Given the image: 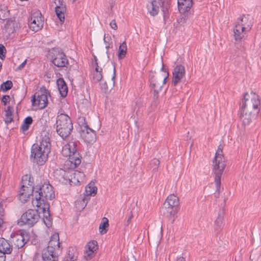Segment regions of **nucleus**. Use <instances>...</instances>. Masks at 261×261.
Masks as SVG:
<instances>
[{"label":"nucleus","instance_id":"f257e3e1","mask_svg":"<svg viewBox=\"0 0 261 261\" xmlns=\"http://www.w3.org/2000/svg\"><path fill=\"white\" fill-rule=\"evenodd\" d=\"M50 150V139L48 134L45 135L42 137L39 144L34 143L32 145L31 149V161L39 166L44 165L47 160Z\"/></svg>","mask_w":261,"mask_h":261},{"label":"nucleus","instance_id":"f03ea898","mask_svg":"<svg viewBox=\"0 0 261 261\" xmlns=\"http://www.w3.org/2000/svg\"><path fill=\"white\" fill-rule=\"evenodd\" d=\"M35 199L33 198L32 204L37 207H41L42 205L49 203L48 200H51L55 198V194L53 187L49 184L48 180H44L41 185L35 186Z\"/></svg>","mask_w":261,"mask_h":261},{"label":"nucleus","instance_id":"7ed1b4c3","mask_svg":"<svg viewBox=\"0 0 261 261\" xmlns=\"http://www.w3.org/2000/svg\"><path fill=\"white\" fill-rule=\"evenodd\" d=\"M178 198L174 194L169 195L161 210V213L173 223L179 210Z\"/></svg>","mask_w":261,"mask_h":261},{"label":"nucleus","instance_id":"20e7f679","mask_svg":"<svg viewBox=\"0 0 261 261\" xmlns=\"http://www.w3.org/2000/svg\"><path fill=\"white\" fill-rule=\"evenodd\" d=\"M48 58L50 59V62L59 69L54 67L55 71L60 70L62 68L67 67L69 65L67 56L64 53L62 49L59 47H53L47 50Z\"/></svg>","mask_w":261,"mask_h":261},{"label":"nucleus","instance_id":"39448f33","mask_svg":"<svg viewBox=\"0 0 261 261\" xmlns=\"http://www.w3.org/2000/svg\"><path fill=\"white\" fill-rule=\"evenodd\" d=\"M56 124L57 133L63 139L69 136L73 130V124L68 115L64 113L58 115Z\"/></svg>","mask_w":261,"mask_h":261},{"label":"nucleus","instance_id":"423d86ee","mask_svg":"<svg viewBox=\"0 0 261 261\" xmlns=\"http://www.w3.org/2000/svg\"><path fill=\"white\" fill-rule=\"evenodd\" d=\"M226 167L225 158L223 153V146L219 145L213 160V172L216 175L217 187H220V177Z\"/></svg>","mask_w":261,"mask_h":261},{"label":"nucleus","instance_id":"0eeeda50","mask_svg":"<svg viewBox=\"0 0 261 261\" xmlns=\"http://www.w3.org/2000/svg\"><path fill=\"white\" fill-rule=\"evenodd\" d=\"M260 104L259 96L257 94L253 91L251 92L250 94L246 93L244 95L240 111L255 112V110H256L257 113H258L259 112L258 106Z\"/></svg>","mask_w":261,"mask_h":261},{"label":"nucleus","instance_id":"6e6552de","mask_svg":"<svg viewBox=\"0 0 261 261\" xmlns=\"http://www.w3.org/2000/svg\"><path fill=\"white\" fill-rule=\"evenodd\" d=\"M40 218L38 210L29 209L22 214L18 221V224L20 226L26 225L29 227H32L37 223Z\"/></svg>","mask_w":261,"mask_h":261},{"label":"nucleus","instance_id":"1a4fd4ad","mask_svg":"<svg viewBox=\"0 0 261 261\" xmlns=\"http://www.w3.org/2000/svg\"><path fill=\"white\" fill-rule=\"evenodd\" d=\"M41 94H38L36 97L35 93L32 96V103L33 106H37L39 109H43L47 107L48 101V96L51 97L50 92L44 86H42L40 88Z\"/></svg>","mask_w":261,"mask_h":261},{"label":"nucleus","instance_id":"9d476101","mask_svg":"<svg viewBox=\"0 0 261 261\" xmlns=\"http://www.w3.org/2000/svg\"><path fill=\"white\" fill-rule=\"evenodd\" d=\"M44 17L39 10L32 13L29 20L30 29L35 32L42 29L44 24Z\"/></svg>","mask_w":261,"mask_h":261},{"label":"nucleus","instance_id":"9b49d317","mask_svg":"<svg viewBox=\"0 0 261 261\" xmlns=\"http://www.w3.org/2000/svg\"><path fill=\"white\" fill-rule=\"evenodd\" d=\"M62 248L61 243L59 242V234L55 233L53 234L48 242V246L43 250L42 252H47L51 253H58L61 252Z\"/></svg>","mask_w":261,"mask_h":261},{"label":"nucleus","instance_id":"f8f14e48","mask_svg":"<svg viewBox=\"0 0 261 261\" xmlns=\"http://www.w3.org/2000/svg\"><path fill=\"white\" fill-rule=\"evenodd\" d=\"M185 75V67L181 64L176 65L172 72V86L175 87L177 85V84L181 82V79Z\"/></svg>","mask_w":261,"mask_h":261},{"label":"nucleus","instance_id":"ddd939ff","mask_svg":"<svg viewBox=\"0 0 261 261\" xmlns=\"http://www.w3.org/2000/svg\"><path fill=\"white\" fill-rule=\"evenodd\" d=\"M30 240V235L23 231L13 238L14 249H19L22 248Z\"/></svg>","mask_w":261,"mask_h":261},{"label":"nucleus","instance_id":"4468645a","mask_svg":"<svg viewBox=\"0 0 261 261\" xmlns=\"http://www.w3.org/2000/svg\"><path fill=\"white\" fill-rule=\"evenodd\" d=\"M256 110L255 112L247 111H241L240 119L242 121V125L244 128L249 125L253 120H254L257 116Z\"/></svg>","mask_w":261,"mask_h":261},{"label":"nucleus","instance_id":"2eb2a0df","mask_svg":"<svg viewBox=\"0 0 261 261\" xmlns=\"http://www.w3.org/2000/svg\"><path fill=\"white\" fill-rule=\"evenodd\" d=\"M35 187H28L22 185L20 191V200L23 203L26 202L31 196H34L33 194H35Z\"/></svg>","mask_w":261,"mask_h":261},{"label":"nucleus","instance_id":"dca6fc26","mask_svg":"<svg viewBox=\"0 0 261 261\" xmlns=\"http://www.w3.org/2000/svg\"><path fill=\"white\" fill-rule=\"evenodd\" d=\"M97 242L95 240L90 241L85 246L84 257L86 260L91 259L95 255V251L97 249Z\"/></svg>","mask_w":261,"mask_h":261},{"label":"nucleus","instance_id":"f3484780","mask_svg":"<svg viewBox=\"0 0 261 261\" xmlns=\"http://www.w3.org/2000/svg\"><path fill=\"white\" fill-rule=\"evenodd\" d=\"M149 75V81L150 84V92L152 91V88H158L162 89L163 85L164 77H162L160 74L155 75L153 72Z\"/></svg>","mask_w":261,"mask_h":261},{"label":"nucleus","instance_id":"a211bd4d","mask_svg":"<svg viewBox=\"0 0 261 261\" xmlns=\"http://www.w3.org/2000/svg\"><path fill=\"white\" fill-rule=\"evenodd\" d=\"M14 246L11 241L5 239H0V252L1 254L6 255V254H10L13 250Z\"/></svg>","mask_w":261,"mask_h":261},{"label":"nucleus","instance_id":"6ab92c4d","mask_svg":"<svg viewBox=\"0 0 261 261\" xmlns=\"http://www.w3.org/2000/svg\"><path fill=\"white\" fill-rule=\"evenodd\" d=\"M87 129L84 132L81 133V136L83 137L84 141L88 143H93L96 140V132L89 125H86Z\"/></svg>","mask_w":261,"mask_h":261},{"label":"nucleus","instance_id":"aec40b11","mask_svg":"<svg viewBox=\"0 0 261 261\" xmlns=\"http://www.w3.org/2000/svg\"><path fill=\"white\" fill-rule=\"evenodd\" d=\"M40 208L42 210V212L43 213V221L45 225L48 228L51 227L53 223V219L50 213L49 204H44V205H42Z\"/></svg>","mask_w":261,"mask_h":261},{"label":"nucleus","instance_id":"412c9836","mask_svg":"<svg viewBox=\"0 0 261 261\" xmlns=\"http://www.w3.org/2000/svg\"><path fill=\"white\" fill-rule=\"evenodd\" d=\"M80 142L78 141L72 139L67 144L63 146L62 150L63 154L67 156V154L77 151V145Z\"/></svg>","mask_w":261,"mask_h":261},{"label":"nucleus","instance_id":"4be33fe9","mask_svg":"<svg viewBox=\"0 0 261 261\" xmlns=\"http://www.w3.org/2000/svg\"><path fill=\"white\" fill-rule=\"evenodd\" d=\"M94 185V183L90 182L85 187V196L82 200L83 203H85V206L87 203L88 199H90V198L89 196H94L97 193V188Z\"/></svg>","mask_w":261,"mask_h":261},{"label":"nucleus","instance_id":"5701e85b","mask_svg":"<svg viewBox=\"0 0 261 261\" xmlns=\"http://www.w3.org/2000/svg\"><path fill=\"white\" fill-rule=\"evenodd\" d=\"M159 5L163 13V19L165 24L169 18V10L171 6V0H159Z\"/></svg>","mask_w":261,"mask_h":261},{"label":"nucleus","instance_id":"b1692460","mask_svg":"<svg viewBox=\"0 0 261 261\" xmlns=\"http://www.w3.org/2000/svg\"><path fill=\"white\" fill-rule=\"evenodd\" d=\"M193 5V0H177L178 9L180 13L189 12Z\"/></svg>","mask_w":261,"mask_h":261},{"label":"nucleus","instance_id":"393cba45","mask_svg":"<svg viewBox=\"0 0 261 261\" xmlns=\"http://www.w3.org/2000/svg\"><path fill=\"white\" fill-rule=\"evenodd\" d=\"M57 85L60 94L62 98L66 97L68 92V88L63 77H59L57 80Z\"/></svg>","mask_w":261,"mask_h":261},{"label":"nucleus","instance_id":"a878e982","mask_svg":"<svg viewBox=\"0 0 261 261\" xmlns=\"http://www.w3.org/2000/svg\"><path fill=\"white\" fill-rule=\"evenodd\" d=\"M159 1H152L149 4L147 5L148 11L151 16H155L158 14L159 11Z\"/></svg>","mask_w":261,"mask_h":261},{"label":"nucleus","instance_id":"bb28decb","mask_svg":"<svg viewBox=\"0 0 261 261\" xmlns=\"http://www.w3.org/2000/svg\"><path fill=\"white\" fill-rule=\"evenodd\" d=\"M67 156H69V161L74 165V167H76L81 164L82 156L78 151L67 154Z\"/></svg>","mask_w":261,"mask_h":261},{"label":"nucleus","instance_id":"cd10ccee","mask_svg":"<svg viewBox=\"0 0 261 261\" xmlns=\"http://www.w3.org/2000/svg\"><path fill=\"white\" fill-rule=\"evenodd\" d=\"M225 214V210L224 208L220 210L218 217L215 221V229L216 230L220 229L223 226V218Z\"/></svg>","mask_w":261,"mask_h":261},{"label":"nucleus","instance_id":"c85d7f7f","mask_svg":"<svg viewBox=\"0 0 261 261\" xmlns=\"http://www.w3.org/2000/svg\"><path fill=\"white\" fill-rule=\"evenodd\" d=\"M78 254L76 249L70 247L68 251L67 255L64 258L63 261H76L77 259Z\"/></svg>","mask_w":261,"mask_h":261},{"label":"nucleus","instance_id":"c756f323","mask_svg":"<svg viewBox=\"0 0 261 261\" xmlns=\"http://www.w3.org/2000/svg\"><path fill=\"white\" fill-rule=\"evenodd\" d=\"M59 253H51L47 252H42V261H58Z\"/></svg>","mask_w":261,"mask_h":261},{"label":"nucleus","instance_id":"7c9ffc66","mask_svg":"<svg viewBox=\"0 0 261 261\" xmlns=\"http://www.w3.org/2000/svg\"><path fill=\"white\" fill-rule=\"evenodd\" d=\"M127 51V46L125 41L121 43L119 46L118 50V59L119 60H121L124 59L126 56Z\"/></svg>","mask_w":261,"mask_h":261},{"label":"nucleus","instance_id":"2f4dec72","mask_svg":"<svg viewBox=\"0 0 261 261\" xmlns=\"http://www.w3.org/2000/svg\"><path fill=\"white\" fill-rule=\"evenodd\" d=\"M33 119L32 117L30 116H27L24 118L22 122V124L20 127V130L23 133L27 131L29 129L30 125L33 123Z\"/></svg>","mask_w":261,"mask_h":261},{"label":"nucleus","instance_id":"473e14b6","mask_svg":"<svg viewBox=\"0 0 261 261\" xmlns=\"http://www.w3.org/2000/svg\"><path fill=\"white\" fill-rule=\"evenodd\" d=\"M109 225L108 219L106 217H103L99 226L100 233L102 234L107 233Z\"/></svg>","mask_w":261,"mask_h":261},{"label":"nucleus","instance_id":"72a5a7b5","mask_svg":"<svg viewBox=\"0 0 261 261\" xmlns=\"http://www.w3.org/2000/svg\"><path fill=\"white\" fill-rule=\"evenodd\" d=\"M10 15V11L6 6H1L0 8V19L5 20Z\"/></svg>","mask_w":261,"mask_h":261},{"label":"nucleus","instance_id":"f704fd0d","mask_svg":"<svg viewBox=\"0 0 261 261\" xmlns=\"http://www.w3.org/2000/svg\"><path fill=\"white\" fill-rule=\"evenodd\" d=\"M66 10H60V7H55V12L58 18L59 19L61 24H63L65 20L64 13Z\"/></svg>","mask_w":261,"mask_h":261},{"label":"nucleus","instance_id":"c9c22d12","mask_svg":"<svg viewBox=\"0 0 261 261\" xmlns=\"http://www.w3.org/2000/svg\"><path fill=\"white\" fill-rule=\"evenodd\" d=\"M250 261H261V252L255 249L252 250L250 255Z\"/></svg>","mask_w":261,"mask_h":261},{"label":"nucleus","instance_id":"e433bc0d","mask_svg":"<svg viewBox=\"0 0 261 261\" xmlns=\"http://www.w3.org/2000/svg\"><path fill=\"white\" fill-rule=\"evenodd\" d=\"M13 87V83L10 80H7L1 85L0 90L6 92Z\"/></svg>","mask_w":261,"mask_h":261},{"label":"nucleus","instance_id":"4c0bfd02","mask_svg":"<svg viewBox=\"0 0 261 261\" xmlns=\"http://www.w3.org/2000/svg\"><path fill=\"white\" fill-rule=\"evenodd\" d=\"M162 89L158 88H152L153 91V101L152 106H156L158 104V99L159 98V93L162 90Z\"/></svg>","mask_w":261,"mask_h":261},{"label":"nucleus","instance_id":"58836bf2","mask_svg":"<svg viewBox=\"0 0 261 261\" xmlns=\"http://www.w3.org/2000/svg\"><path fill=\"white\" fill-rule=\"evenodd\" d=\"M233 29L241 31H248L251 29L249 24L245 25V23H240V21H237Z\"/></svg>","mask_w":261,"mask_h":261},{"label":"nucleus","instance_id":"ea45409f","mask_svg":"<svg viewBox=\"0 0 261 261\" xmlns=\"http://www.w3.org/2000/svg\"><path fill=\"white\" fill-rule=\"evenodd\" d=\"M161 71L164 72V74H163L161 75L162 77H164L163 84H166V82H167V80L169 77V73L168 67H166L165 65L164 64L163 62H162V66L161 69Z\"/></svg>","mask_w":261,"mask_h":261},{"label":"nucleus","instance_id":"a19ab883","mask_svg":"<svg viewBox=\"0 0 261 261\" xmlns=\"http://www.w3.org/2000/svg\"><path fill=\"white\" fill-rule=\"evenodd\" d=\"M246 31H241L233 29L234 39L236 41H241L245 34Z\"/></svg>","mask_w":261,"mask_h":261},{"label":"nucleus","instance_id":"79ce46f5","mask_svg":"<svg viewBox=\"0 0 261 261\" xmlns=\"http://www.w3.org/2000/svg\"><path fill=\"white\" fill-rule=\"evenodd\" d=\"M160 163V161L156 158L152 159L150 161V167L152 168L153 172H156L158 171Z\"/></svg>","mask_w":261,"mask_h":261},{"label":"nucleus","instance_id":"37998d69","mask_svg":"<svg viewBox=\"0 0 261 261\" xmlns=\"http://www.w3.org/2000/svg\"><path fill=\"white\" fill-rule=\"evenodd\" d=\"M78 123L81 128V132H85L87 129L86 125H88L85 117L79 118L78 119Z\"/></svg>","mask_w":261,"mask_h":261},{"label":"nucleus","instance_id":"c03bdc74","mask_svg":"<svg viewBox=\"0 0 261 261\" xmlns=\"http://www.w3.org/2000/svg\"><path fill=\"white\" fill-rule=\"evenodd\" d=\"M111 38L110 36L108 35L106 36V34H105L104 37H103V41L106 44V48L107 50L106 51V54H107V57H108V59H109V58H110L108 49L109 48H110L111 43H110V41H111Z\"/></svg>","mask_w":261,"mask_h":261},{"label":"nucleus","instance_id":"a18cd8bd","mask_svg":"<svg viewBox=\"0 0 261 261\" xmlns=\"http://www.w3.org/2000/svg\"><path fill=\"white\" fill-rule=\"evenodd\" d=\"M100 72H94L93 74V80L96 82H99L102 78V69L100 68Z\"/></svg>","mask_w":261,"mask_h":261},{"label":"nucleus","instance_id":"49530a36","mask_svg":"<svg viewBox=\"0 0 261 261\" xmlns=\"http://www.w3.org/2000/svg\"><path fill=\"white\" fill-rule=\"evenodd\" d=\"M100 88L101 91L105 93H108L112 89V88H109L108 87L106 82L100 84Z\"/></svg>","mask_w":261,"mask_h":261},{"label":"nucleus","instance_id":"de8ad7c7","mask_svg":"<svg viewBox=\"0 0 261 261\" xmlns=\"http://www.w3.org/2000/svg\"><path fill=\"white\" fill-rule=\"evenodd\" d=\"M56 7H60V10H66V4L63 0H55Z\"/></svg>","mask_w":261,"mask_h":261},{"label":"nucleus","instance_id":"09e8293b","mask_svg":"<svg viewBox=\"0 0 261 261\" xmlns=\"http://www.w3.org/2000/svg\"><path fill=\"white\" fill-rule=\"evenodd\" d=\"M6 53L7 50L4 45L0 44V58L1 59H4L6 57Z\"/></svg>","mask_w":261,"mask_h":261},{"label":"nucleus","instance_id":"8fccbe9b","mask_svg":"<svg viewBox=\"0 0 261 261\" xmlns=\"http://www.w3.org/2000/svg\"><path fill=\"white\" fill-rule=\"evenodd\" d=\"M4 215V208L3 207V204L1 203H0V228L2 227V225L4 223L3 219H2V217Z\"/></svg>","mask_w":261,"mask_h":261},{"label":"nucleus","instance_id":"3c124183","mask_svg":"<svg viewBox=\"0 0 261 261\" xmlns=\"http://www.w3.org/2000/svg\"><path fill=\"white\" fill-rule=\"evenodd\" d=\"M185 13L186 14H185L184 16L181 17V18L177 20L178 22L179 23H180L181 24H183L186 23L187 20L188 18V14L189 12H186Z\"/></svg>","mask_w":261,"mask_h":261},{"label":"nucleus","instance_id":"603ef678","mask_svg":"<svg viewBox=\"0 0 261 261\" xmlns=\"http://www.w3.org/2000/svg\"><path fill=\"white\" fill-rule=\"evenodd\" d=\"M6 112V117H10L12 116L13 115V108L11 106H8L6 110H5Z\"/></svg>","mask_w":261,"mask_h":261},{"label":"nucleus","instance_id":"864d4df0","mask_svg":"<svg viewBox=\"0 0 261 261\" xmlns=\"http://www.w3.org/2000/svg\"><path fill=\"white\" fill-rule=\"evenodd\" d=\"M31 176H32L31 174H28L23 175L21 178V183L22 185H25V184H27V181L29 180V179H31Z\"/></svg>","mask_w":261,"mask_h":261},{"label":"nucleus","instance_id":"5fc2aeb1","mask_svg":"<svg viewBox=\"0 0 261 261\" xmlns=\"http://www.w3.org/2000/svg\"><path fill=\"white\" fill-rule=\"evenodd\" d=\"M10 99V97L8 95H4L1 98V101L4 103V105L6 106L9 102Z\"/></svg>","mask_w":261,"mask_h":261},{"label":"nucleus","instance_id":"6e6d98bb","mask_svg":"<svg viewBox=\"0 0 261 261\" xmlns=\"http://www.w3.org/2000/svg\"><path fill=\"white\" fill-rule=\"evenodd\" d=\"M221 179V177H220V179ZM215 185H216V193L215 194V197L217 198L219 196L220 194V190L221 188V183L220 184V187L218 188L217 187V182L216 180V175L215 176Z\"/></svg>","mask_w":261,"mask_h":261},{"label":"nucleus","instance_id":"4d7b16f0","mask_svg":"<svg viewBox=\"0 0 261 261\" xmlns=\"http://www.w3.org/2000/svg\"><path fill=\"white\" fill-rule=\"evenodd\" d=\"M248 18L245 15H243L238 18V21H240V23H243L246 25V22L248 21Z\"/></svg>","mask_w":261,"mask_h":261},{"label":"nucleus","instance_id":"13d9d810","mask_svg":"<svg viewBox=\"0 0 261 261\" xmlns=\"http://www.w3.org/2000/svg\"><path fill=\"white\" fill-rule=\"evenodd\" d=\"M27 60H25L21 64H20L16 69V71L21 70L27 64Z\"/></svg>","mask_w":261,"mask_h":261},{"label":"nucleus","instance_id":"bf43d9fd","mask_svg":"<svg viewBox=\"0 0 261 261\" xmlns=\"http://www.w3.org/2000/svg\"><path fill=\"white\" fill-rule=\"evenodd\" d=\"M110 25L111 27V28L114 30H117V25L116 24V21L115 20H112L110 23Z\"/></svg>","mask_w":261,"mask_h":261},{"label":"nucleus","instance_id":"052dcab7","mask_svg":"<svg viewBox=\"0 0 261 261\" xmlns=\"http://www.w3.org/2000/svg\"><path fill=\"white\" fill-rule=\"evenodd\" d=\"M13 120H14L13 117L12 116L6 117V118L5 119L4 121L6 124H8L9 123H11L12 122H13Z\"/></svg>","mask_w":261,"mask_h":261},{"label":"nucleus","instance_id":"680f3d73","mask_svg":"<svg viewBox=\"0 0 261 261\" xmlns=\"http://www.w3.org/2000/svg\"><path fill=\"white\" fill-rule=\"evenodd\" d=\"M27 184L29 186L28 187H35L34 186V178L31 176V179L27 181Z\"/></svg>","mask_w":261,"mask_h":261},{"label":"nucleus","instance_id":"e2e57ef3","mask_svg":"<svg viewBox=\"0 0 261 261\" xmlns=\"http://www.w3.org/2000/svg\"><path fill=\"white\" fill-rule=\"evenodd\" d=\"M115 76H116V68H115V67L114 66V70H113V75L112 77V81H113L112 82L113 86H114V84H115L114 79L115 78Z\"/></svg>","mask_w":261,"mask_h":261},{"label":"nucleus","instance_id":"0e129e2a","mask_svg":"<svg viewBox=\"0 0 261 261\" xmlns=\"http://www.w3.org/2000/svg\"><path fill=\"white\" fill-rule=\"evenodd\" d=\"M59 171L60 174L62 175L64 177L65 176L67 177V173L66 172V171L64 170L60 169Z\"/></svg>","mask_w":261,"mask_h":261},{"label":"nucleus","instance_id":"69168bd1","mask_svg":"<svg viewBox=\"0 0 261 261\" xmlns=\"http://www.w3.org/2000/svg\"><path fill=\"white\" fill-rule=\"evenodd\" d=\"M94 66H95V70L94 72H100V68H101V67H99L98 66V63H94Z\"/></svg>","mask_w":261,"mask_h":261},{"label":"nucleus","instance_id":"338daca9","mask_svg":"<svg viewBox=\"0 0 261 261\" xmlns=\"http://www.w3.org/2000/svg\"><path fill=\"white\" fill-rule=\"evenodd\" d=\"M130 215H129L128 218H127V223H126V225H128V224H129L130 221H131V219L133 217V214H132V212L130 213Z\"/></svg>","mask_w":261,"mask_h":261},{"label":"nucleus","instance_id":"774afa93","mask_svg":"<svg viewBox=\"0 0 261 261\" xmlns=\"http://www.w3.org/2000/svg\"><path fill=\"white\" fill-rule=\"evenodd\" d=\"M0 261H6V255L3 254H1V252H0Z\"/></svg>","mask_w":261,"mask_h":261}]
</instances>
